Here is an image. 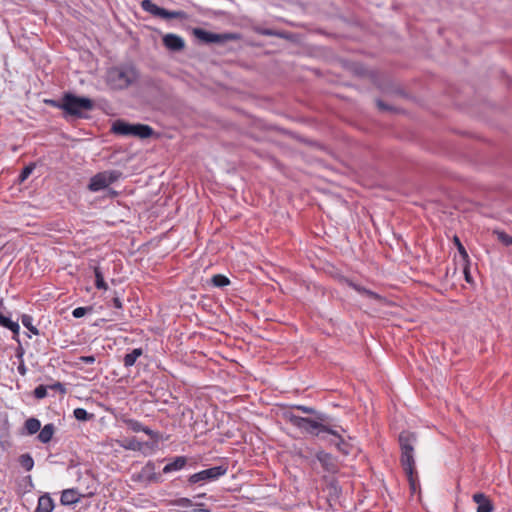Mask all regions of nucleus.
I'll list each match as a JSON object with an SVG mask.
<instances>
[{"label": "nucleus", "mask_w": 512, "mask_h": 512, "mask_svg": "<svg viewBox=\"0 0 512 512\" xmlns=\"http://www.w3.org/2000/svg\"><path fill=\"white\" fill-rule=\"evenodd\" d=\"M74 417L79 421H87L93 417V414H89L83 408H76L73 412Z\"/></svg>", "instance_id": "30"}, {"label": "nucleus", "mask_w": 512, "mask_h": 512, "mask_svg": "<svg viewBox=\"0 0 512 512\" xmlns=\"http://www.w3.org/2000/svg\"><path fill=\"white\" fill-rule=\"evenodd\" d=\"M123 422L133 432H144L145 434H147L151 437L154 436V432L150 428L143 426V424L141 422H139L138 420L124 419Z\"/></svg>", "instance_id": "18"}, {"label": "nucleus", "mask_w": 512, "mask_h": 512, "mask_svg": "<svg viewBox=\"0 0 512 512\" xmlns=\"http://www.w3.org/2000/svg\"><path fill=\"white\" fill-rule=\"evenodd\" d=\"M112 305L117 309H122V302L117 296L112 298Z\"/></svg>", "instance_id": "39"}, {"label": "nucleus", "mask_w": 512, "mask_h": 512, "mask_svg": "<svg viewBox=\"0 0 512 512\" xmlns=\"http://www.w3.org/2000/svg\"><path fill=\"white\" fill-rule=\"evenodd\" d=\"M92 310L91 307H77L72 311V315L75 318H81Z\"/></svg>", "instance_id": "33"}, {"label": "nucleus", "mask_w": 512, "mask_h": 512, "mask_svg": "<svg viewBox=\"0 0 512 512\" xmlns=\"http://www.w3.org/2000/svg\"><path fill=\"white\" fill-rule=\"evenodd\" d=\"M187 463V458L185 456H178L172 462L165 465L163 468V473L167 474L172 471H177L182 469Z\"/></svg>", "instance_id": "20"}, {"label": "nucleus", "mask_w": 512, "mask_h": 512, "mask_svg": "<svg viewBox=\"0 0 512 512\" xmlns=\"http://www.w3.org/2000/svg\"><path fill=\"white\" fill-rule=\"evenodd\" d=\"M292 409L299 410V411H301L302 413H305V414H313V415H316V416H317V414H320L314 408L309 407V406H304V405H294V406H292Z\"/></svg>", "instance_id": "32"}, {"label": "nucleus", "mask_w": 512, "mask_h": 512, "mask_svg": "<svg viewBox=\"0 0 512 512\" xmlns=\"http://www.w3.org/2000/svg\"><path fill=\"white\" fill-rule=\"evenodd\" d=\"M47 105L49 106H52V107H55V108H58V109H62L63 110V104H64V95L62 96V99L59 101V100H54V99H46L44 101Z\"/></svg>", "instance_id": "38"}, {"label": "nucleus", "mask_w": 512, "mask_h": 512, "mask_svg": "<svg viewBox=\"0 0 512 512\" xmlns=\"http://www.w3.org/2000/svg\"><path fill=\"white\" fill-rule=\"evenodd\" d=\"M497 237L498 240L505 246L512 245V236L506 234L505 232H497Z\"/></svg>", "instance_id": "34"}, {"label": "nucleus", "mask_w": 512, "mask_h": 512, "mask_svg": "<svg viewBox=\"0 0 512 512\" xmlns=\"http://www.w3.org/2000/svg\"><path fill=\"white\" fill-rule=\"evenodd\" d=\"M33 170H34V166L33 165H29V166L24 167L23 170L21 171L20 175H19V181L20 182L25 181L29 177V175L32 173Z\"/></svg>", "instance_id": "35"}, {"label": "nucleus", "mask_w": 512, "mask_h": 512, "mask_svg": "<svg viewBox=\"0 0 512 512\" xmlns=\"http://www.w3.org/2000/svg\"><path fill=\"white\" fill-rule=\"evenodd\" d=\"M121 176L119 171H103L94 175L88 184V189L92 192H97L105 189L110 184L116 182Z\"/></svg>", "instance_id": "7"}, {"label": "nucleus", "mask_w": 512, "mask_h": 512, "mask_svg": "<svg viewBox=\"0 0 512 512\" xmlns=\"http://www.w3.org/2000/svg\"><path fill=\"white\" fill-rule=\"evenodd\" d=\"M138 72L132 65L112 67L107 72V83L113 88L122 90L138 79Z\"/></svg>", "instance_id": "3"}, {"label": "nucleus", "mask_w": 512, "mask_h": 512, "mask_svg": "<svg viewBox=\"0 0 512 512\" xmlns=\"http://www.w3.org/2000/svg\"><path fill=\"white\" fill-rule=\"evenodd\" d=\"M21 322L23 326L26 327L31 333L34 335H39V330L32 324V317L30 315H22Z\"/></svg>", "instance_id": "28"}, {"label": "nucleus", "mask_w": 512, "mask_h": 512, "mask_svg": "<svg viewBox=\"0 0 512 512\" xmlns=\"http://www.w3.org/2000/svg\"><path fill=\"white\" fill-rule=\"evenodd\" d=\"M19 463L26 471H31L34 466V460L28 453L20 455Z\"/></svg>", "instance_id": "26"}, {"label": "nucleus", "mask_w": 512, "mask_h": 512, "mask_svg": "<svg viewBox=\"0 0 512 512\" xmlns=\"http://www.w3.org/2000/svg\"><path fill=\"white\" fill-rule=\"evenodd\" d=\"M140 477L149 483H158L161 481V475L155 472V464L148 462L142 469Z\"/></svg>", "instance_id": "11"}, {"label": "nucleus", "mask_w": 512, "mask_h": 512, "mask_svg": "<svg viewBox=\"0 0 512 512\" xmlns=\"http://www.w3.org/2000/svg\"><path fill=\"white\" fill-rule=\"evenodd\" d=\"M51 388H53V389H59V390H60V391H62V392H64V391H65V389H64V387H63V385H62L61 383H59V382H58V383H56V384H54Z\"/></svg>", "instance_id": "43"}, {"label": "nucleus", "mask_w": 512, "mask_h": 512, "mask_svg": "<svg viewBox=\"0 0 512 512\" xmlns=\"http://www.w3.org/2000/svg\"><path fill=\"white\" fill-rule=\"evenodd\" d=\"M175 505L183 507V508H189V507L193 506V502L189 498L182 497L175 501Z\"/></svg>", "instance_id": "37"}, {"label": "nucleus", "mask_w": 512, "mask_h": 512, "mask_svg": "<svg viewBox=\"0 0 512 512\" xmlns=\"http://www.w3.org/2000/svg\"><path fill=\"white\" fill-rule=\"evenodd\" d=\"M194 512H212V511L209 509H206V508H198V509H194Z\"/></svg>", "instance_id": "44"}, {"label": "nucleus", "mask_w": 512, "mask_h": 512, "mask_svg": "<svg viewBox=\"0 0 512 512\" xmlns=\"http://www.w3.org/2000/svg\"><path fill=\"white\" fill-rule=\"evenodd\" d=\"M284 418L291 423L294 427L314 436H320L322 433L337 435V431L330 428L325 424L326 416L324 414H317L315 419L305 418L295 415L291 411H286L283 414Z\"/></svg>", "instance_id": "2"}, {"label": "nucleus", "mask_w": 512, "mask_h": 512, "mask_svg": "<svg viewBox=\"0 0 512 512\" xmlns=\"http://www.w3.org/2000/svg\"><path fill=\"white\" fill-rule=\"evenodd\" d=\"M80 360L83 361L84 363L92 364L95 361V357L92 355L91 356H82V357H80Z\"/></svg>", "instance_id": "40"}, {"label": "nucleus", "mask_w": 512, "mask_h": 512, "mask_svg": "<svg viewBox=\"0 0 512 512\" xmlns=\"http://www.w3.org/2000/svg\"><path fill=\"white\" fill-rule=\"evenodd\" d=\"M47 395V388L44 385H39L34 389V396L37 399H42Z\"/></svg>", "instance_id": "36"}, {"label": "nucleus", "mask_w": 512, "mask_h": 512, "mask_svg": "<svg viewBox=\"0 0 512 512\" xmlns=\"http://www.w3.org/2000/svg\"><path fill=\"white\" fill-rule=\"evenodd\" d=\"M473 501L477 504V512H492L493 504L491 500L484 493H475L472 497Z\"/></svg>", "instance_id": "12"}, {"label": "nucleus", "mask_w": 512, "mask_h": 512, "mask_svg": "<svg viewBox=\"0 0 512 512\" xmlns=\"http://www.w3.org/2000/svg\"><path fill=\"white\" fill-rule=\"evenodd\" d=\"M54 509V501L49 494H43L38 499L35 512H52Z\"/></svg>", "instance_id": "16"}, {"label": "nucleus", "mask_w": 512, "mask_h": 512, "mask_svg": "<svg viewBox=\"0 0 512 512\" xmlns=\"http://www.w3.org/2000/svg\"><path fill=\"white\" fill-rule=\"evenodd\" d=\"M0 325L8 328L12 332H18L19 331V325L17 322H13L10 318L0 314Z\"/></svg>", "instance_id": "25"}, {"label": "nucleus", "mask_w": 512, "mask_h": 512, "mask_svg": "<svg viewBox=\"0 0 512 512\" xmlns=\"http://www.w3.org/2000/svg\"><path fill=\"white\" fill-rule=\"evenodd\" d=\"M141 7L144 11L150 13L155 17H159L162 19H180L186 20L188 15L186 12L182 10L177 11H169L162 7L156 5L152 0H143L141 2Z\"/></svg>", "instance_id": "6"}, {"label": "nucleus", "mask_w": 512, "mask_h": 512, "mask_svg": "<svg viewBox=\"0 0 512 512\" xmlns=\"http://www.w3.org/2000/svg\"><path fill=\"white\" fill-rule=\"evenodd\" d=\"M416 441L417 435L410 431H402L398 437L399 447L401 450L400 463L413 492H415L419 487L414 459V445Z\"/></svg>", "instance_id": "1"}, {"label": "nucleus", "mask_w": 512, "mask_h": 512, "mask_svg": "<svg viewBox=\"0 0 512 512\" xmlns=\"http://www.w3.org/2000/svg\"><path fill=\"white\" fill-rule=\"evenodd\" d=\"M254 31L257 34L263 35V36H275V37H279V38H288L286 33L280 32V31H276V30H273V29H269V28L255 27Z\"/></svg>", "instance_id": "23"}, {"label": "nucleus", "mask_w": 512, "mask_h": 512, "mask_svg": "<svg viewBox=\"0 0 512 512\" xmlns=\"http://www.w3.org/2000/svg\"><path fill=\"white\" fill-rule=\"evenodd\" d=\"M132 125H133V124H130V123L125 122V121H123V120H116V121L112 124L111 131H112L114 134H117V135H122V136H131Z\"/></svg>", "instance_id": "15"}, {"label": "nucleus", "mask_w": 512, "mask_h": 512, "mask_svg": "<svg viewBox=\"0 0 512 512\" xmlns=\"http://www.w3.org/2000/svg\"><path fill=\"white\" fill-rule=\"evenodd\" d=\"M41 429V422L34 417L28 418L24 422V427L20 432L21 435H34Z\"/></svg>", "instance_id": "14"}, {"label": "nucleus", "mask_w": 512, "mask_h": 512, "mask_svg": "<svg viewBox=\"0 0 512 512\" xmlns=\"http://www.w3.org/2000/svg\"><path fill=\"white\" fill-rule=\"evenodd\" d=\"M316 458L321 463L325 471L332 474L339 471L338 462L331 454L321 451L317 453Z\"/></svg>", "instance_id": "9"}, {"label": "nucleus", "mask_w": 512, "mask_h": 512, "mask_svg": "<svg viewBox=\"0 0 512 512\" xmlns=\"http://www.w3.org/2000/svg\"><path fill=\"white\" fill-rule=\"evenodd\" d=\"M79 496L75 489H66L62 492L60 501L63 505H71L79 501Z\"/></svg>", "instance_id": "21"}, {"label": "nucleus", "mask_w": 512, "mask_h": 512, "mask_svg": "<svg viewBox=\"0 0 512 512\" xmlns=\"http://www.w3.org/2000/svg\"><path fill=\"white\" fill-rule=\"evenodd\" d=\"M143 354L142 348H135L130 353L126 354L123 359L125 367H131L135 364L136 360Z\"/></svg>", "instance_id": "22"}, {"label": "nucleus", "mask_w": 512, "mask_h": 512, "mask_svg": "<svg viewBox=\"0 0 512 512\" xmlns=\"http://www.w3.org/2000/svg\"><path fill=\"white\" fill-rule=\"evenodd\" d=\"M18 372L21 375H25L26 374V367H25V365L23 363L18 366Z\"/></svg>", "instance_id": "42"}, {"label": "nucleus", "mask_w": 512, "mask_h": 512, "mask_svg": "<svg viewBox=\"0 0 512 512\" xmlns=\"http://www.w3.org/2000/svg\"><path fill=\"white\" fill-rule=\"evenodd\" d=\"M54 433H55V426L52 423L46 424L42 429H40L37 439L41 443L46 444L51 441Z\"/></svg>", "instance_id": "19"}, {"label": "nucleus", "mask_w": 512, "mask_h": 512, "mask_svg": "<svg viewBox=\"0 0 512 512\" xmlns=\"http://www.w3.org/2000/svg\"><path fill=\"white\" fill-rule=\"evenodd\" d=\"M211 283L215 286V287H219V288H222V287H225V286H228L230 284V280L228 277H226L225 275H222V274H216L214 275L212 278H211Z\"/></svg>", "instance_id": "27"}, {"label": "nucleus", "mask_w": 512, "mask_h": 512, "mask_svg": "<svg viewBox=\"0 0 512 512\" xmlns=\"http://www.w3.org/2000/svg\"><path fill=\"white\" fill-rule=\"evenodd\" d=\"M154 134L152 127L146 124H133L131 136L138 137L140 139H146Z\"/></svg>", "instance_id": "13"}, {"label": "nucleus", "mask_w": 512, "mask_h": 512, "mask_svg": "<svg viewBox=\"0 0 512 512\" xmlns=\"http://www.w3.org/2000/svg\"><path fill=\"white\" fill-rule=\"evenodd\" d=\"M94 274H95V286H96V288L97 289L107 290L108 289V285H107V283L104 280V275H103L100 267L96 266L94 268Z\"/></svg>", "instance_id": "24"}, {"label": "nucleus", "mask_w": 512, "mask_h": 512, "mask_svg": "<svg viewBox=\"0 0 512 512\" xmlns=\"http://www.w3.org/2000/svg\"><path fill=\"white\" fill-rule=\"evenodd\" d=\"M454 244L455 246L457 247V250L459 252V254L461 255L462 259L464 261H468V253L465 249V247L463 246V244L461 243L460 239L457 237V236H454Z\"/></svg>", "instance_id": "31"}, {"label": "nucleus", "mask_w": 512, "mask_h": 512, "mask_svg": "<svg viewBox=\"0 0 512 512\" xmlns=\"http://www.w3.org/2000/svg\"><path fill=\"white\" fill-rule=\"evenodd\" d=\"M347 284L353 288L355 291H357L358 293L370 298V299H373V300H376V301H381L383 298L382 296H380L379 294H377L376 292L372 291V290H369V289H366L365 287L361 286V285H358L356 283H354L353 281L351 280H346Z\"/></svg>", "instance_id": "17"}, {"label": "nucleus", "mask_w": 512, "mask_h": 512, "mask_svg": "<svg viewBox=\"0 0 512 512\" xmlns=\"http://www.w3.org/2000/svg\"><path fill=\"white\" fill-rule=\"evenodd\" d=\"M193 35L202 43H225L230 40H236L238 36L233 33L217 34L206 31L202 28H194L192 30Z\"/></svg>", "instance_id": "8"}, {"label": "nucleus", "mask_w": 512, "mask_h": 512, "mask_svg": "<svg viewBox=\"0 0 512 512\" xmlns=\"http://www.w3.org/2000/svg\"><path fill=\"white\" fill-rule=\"evenodd\" d=\"M377 106L381 109V110H388L389 107L388 105H386L383 101L381 100H378L377 101Z\"/></svg>", "instance_id": "41"}, {"label": "nucleus", "mask_w": 512, "mask_h": 512, "mask_svg": "<svg viewBox=\"0 0 512 512\" xmlns=\"http://www.w3.org/2000/svg\"><path fill=\"white\" fill-rule=\"evenodd\" d=\"M63 112L64 117L68 116L74 118L86 117L84 112L90 111L94 108V102L87 97H80L70 92L64 93Z\"/></svg>", "instance_id": "4"}, {"label": "nucleus", "mask_w": 512, "mask_h": 512, "mask_svg": "<svg viewBox=\"0 0 512 512\" xmlns=\"http://www.w3.org/2000/svg\"><path fill=\"white\" fill-rule=\"evenodd\" d=\"M465 279H466L467 282H470V274L467 271V269H465Z\"/></svg>", "instance_id": "45"}, {"label": "nucleus", "mask_w": 512, "mask_h": 512, "mask_svg": "<svg viewBox=\"0 0 512 512\" xmlns=\"http://www.w3.org/2000/svg\"><path fill=\"white\" fill-rule=\"evenodd\" d=\"M227 471V465L211 467L190 475L187 479V483L189 486H194L196 484L203 485L205 483L218 480L220 477L224 476Z\"/></svg>", "instance_id": "5"}, {"label": "nucleus", "mask_w": 512, "mask_h": 512, "mask_svg": "<svg viewBox=\"0 0 512 512\" xmlns=\"http://www.w3.org/2000/svg\"><path fill=\"white\" fill-rule=\"evenodd\" d=\"M334 436L337 437V439H338V441L335 443V445L337 446L338 450L340 452H342L344 455L350 454V451H351L350 444L345 442L338 432H337V435H334Z\"/></svg>", "instance_id": "29"}, {"label": "nucleus", "mask_w": 512, "mask_h": 512, "mask_svg": "<svg viewBox=\"0 0 512 512\" xmlns=\"http://www.w3.org/2000/svg\"><path fill=\"white\" fill-rule=\"evenodd\" d=\"M163 45L170 51L179 52L185 48V41L176 34H166L162 38Z\"/></svg>", "instance_id": "10"}]
</instances>
